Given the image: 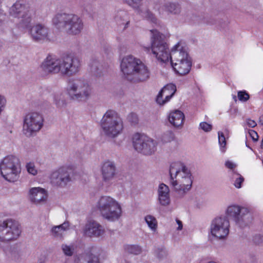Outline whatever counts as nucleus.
<instances>
[{"label": "nucleus", "mask_w": 263, "mask_h": 263, "mask_svg": "<svg viewBox=\"0 0 263 263\" xmlns=\"http://www.w3.org/2000/svg\"><path fill=\"white\" fill-rule=\"evenodd\" d=\"M141 1L142 0H130L129 5L135 8H139Z\"/></svg>", "instance_id": "nucleus-48"}, {"label": "nucleus", "mask_w": 263, "mask_h": 263, "mask_svg": "<svg viewBox=\"0 0 263 263\" xmlns=\"http://www.w3.org/2000/svg\"><path fill=\"white\" fill-rule=\"evenodd\" d=\"M54 102L57 107L60 108H64L67 105L64 96L61 93L57 94L54 96Z\"/></svg>", "instance_id": "nucleus-32"}, {"label": "nucleus", "mask_w": 263, "mask_h": 263, "mask_svg": "<svg viewBox=\"0 0 263 263\" xmlns=\"http://www.w3.org/2000/svg\"><path fill=\"white\" fill-rule=\"evenodd\" d=\"M226 215L240 227L247 226L252 220L251 214L248 208L237 205H231L228 206Z\"/></svg>", "instance_id": "nucleus-10"}, {"label": "nucleus", "mask_w": 263, "mask_h": 263, "mask_svg": "<svg viewBox=\"0 0 263 263\" xmlns=\"http://www.w3.org/2000/svg\"><path fill=\"white\" fill-rule=\"evenodd\" d=\"M46 257L43 256L41 258H40L36 263H45L46 262Z\"/></svg>", "instance_id": "nucleus-54"}, {"label": "nucleus", "mask_w": 263, "mask_h": 263, "mask_svg": "<svg viewBox=\"0 0 263 263\" xmlns=\"http://www.w3.org/2000/svg\"><path fill=\"white\" fill-rule=\"evenodd\" d=\"M170 174L171 176L170 183L175 178H181L184 177H191L190 171L180 162L172 163L170 168Z\"/></svg>", "instance_id": "nucleus-20"}, {"label": "nucleus", "mask_w": 263, "mask_h": 263, "mask_svg": "<svg viewBox=\"0 0 263 263\" xmlns=\"http://www.w3.org/2000/svg\"><path fill=\"white\" fill-rule=\"evenodd\" d=\"M139 12L141 14L143 17L146 18L147 20L151 21L152 22L157 23V20L154 15V14L148 10H145L142 11L139 10Z\"/></svg>", "instance_id": "nucleus-37"}, {"label": "nucleus", "mask_w": 263, "mask_h": 263, "mask_svg": "<svg viewBox=\"0 0 263 263\" xmlns=\"http://www.w3.org/2000/svg\"><path fill=\"white\" fill-rule=\"evenodd\" d=\"M47 196L46 190L41 187H33L29 191V199L31 202L35 204L45 203Z\"/></svg>", "instance_id": "nucleus-22"}, {"label": "nucleus", "mask_w": 263, "mask_h": 263, "mask_svg": "<svg viewBox=\"0 0 263 263\" xmlns=\"http://www.w3.org/2000/svg\"><path fill=\"white\" fill-rule=\"evenodd\" d=\"M21 233V227L18 222L12 219L0 221V242L16 239Z\"/></svg>", "instance_id": "nucleus-8"}, {"label": "nucleus", "mask_w": 263, "mask_h": 263, "mask_svg": "<svg viewBox=\"0 0 263 263\" xmlns=\"http://www.w3.org/2000/svg\"><path fill=\"white\" fill-rule=\"evenodd\" d=\"M121 69L126 78L131 82H143L149 78L150 72L147 67L140 60L132 55L122 59Z\"/></svg>", "instance_id": "nucleus-1"}, {"label": "nucleus", "mask_w": 263, "mask_h": 263, "mask_svg": "<svg viewBox=\"0 0 263 263\" xmlns=\"http://www.w3.org/2000/svg\"><path fill=\"white\" fill-rule=\"evenodd\" d=\"M184 118L183 113L178 110L170 112L168 116L169 122L174 127L178 128L182 127Z\"/></svg>", "instance_id": "nucleus-25"}, {"label": "nucleus", "mask_w": 263, "mask_h": 263, "mask_svg": "<svg viewBox=\"0 0 263 263\" xmlns=\"http://www.w3.org/2000/svg\"><path fill=\"white\" fill-rule=\"evenodd\" d=\"M218 141L221 146L224 147L226 145V138L223 133L220 132H218Z\"/></svg>", "instance_id": "nucleus-46"}, {"label": "nucleus", "mask_w": 263, "mask_h": 263, "mask_svg": "<svg viewBox=\"0 0 263 263\" xmlns=\"http://www.w3.org/2000/svg\"><path fill=\"white\" fill-rule=\"evenodd\" d=\"M259 123L263 125V115L260 117L259 119Z\"/></svg>", "instance_id": "nucleus-55"}, {"label": "nucleus", "mask_w": 263, "mask_h": 263, "mask_svg": "<svg viewBox=\"0 0 263 263\" xmlns=\"http://www.w3.org/2000/svg\"><path fill=\"white\" fill-rule=\"evenodd\" d=\"M151 46L145 48V50H151L156 58L161 62H168L171 53L164 40V35L157 30H151Z\"/></svg>", "instance_id": "nucleus-6"}, {"label": "nucleus", "mask_w": 263, "mask_h": 263, "mask_svg": "<svg viewBox=\"0 0 263 263\" xmlns=\"http://www.w3.org/2000/svg\"><path fill=\"white\" fill-rule=\"evenodd\" d=\"M157 141L144 135L136 134L133 137L134 148L144 155L153 154L157 150Z\"/></svg>", "instance_id": "nucleus-9"}, {"label": "nucleus", "mask_w": 263, "mask_h": 263, "mask_svg": "<svg viewBox=\"0 0 263 263\" xmlns=\"http://www.w3.org/2000/svg\"><path fill=\"white\" fill-rule=\"evenodd\" d=\"M230 222L226 216L214 218L211 224V233L215 237L221 239L225 238L229 233Z\"/></svg>", "instance_id": "nucleus-13"}, {"label": "nucleus", "mask_w": 263, "mask_h": 263, "mask_svg": "<svg viewBox=\"0 0 263 263\" xmlns=\"http://www.w3.org/2000/svg\"><path fill=\"white\" fill-rule=\"evenodd\" d=\"M52 22L57 28L69 34H78L83 29L82 20L72 14H58L54 17Z\"/></svg>", "instance_id": "nucleus-3"}, {"label": "nucleus", "mask_w": 263, "mask_h": 263, "mask_svg": "<svg viewBox=\"0 0 263 263\" xmlns=\"http://www.w3.org/2000/svg\"><path fill=\"white\" fill-rule=\"evenodd\" d=\"M90 70L91 73L96 77L100 76L102 73V66L99 62L93 60L89 64Z\"/></svg>", "instance_id": "nucleus-28"}, {"label": "nucleus", "mask_w": 263, "mask_h": 263, "mask_svg": "<svg viewBox=\"0 0 263 263\" xmlns=\"http://www.w3.org/2000/svg\"><path fill=\"white\" fill-rule=\"evenodd\" d=\"M176 220L177 223L178 225V227L177 228V230H181L182 229V227H183L182 222L178 219H176Z\"/></svg>", "instance_id": "nucleus-52"}, {"label": "nucleus", "mask_w": 263, "mask_h": 263, "mask_svg": "<svg viewBox=\"0 0 263 263\" xmlns=\"http://www.w3.org/2000/svg\"><path fill=\"white\" fill-rule=\"evenodd\" d=\"M80 263H100L98 257L93 254L86 255L83 259H80Z\"/></svg>", "instance_id": "nucleus-34"}, {"label": "nucleus", "mask_w": 263, "mask_h": 263, "mask_svg": "<svg viewBox=\"0 0 263 263\" xmlns=\"http://www.w3.org/2000/svg\"><path fill=\"white\" fill-rule=\"evenodd\" d=\"M248 125L250 127H254L257 125L256 122L253 120L248 119L246 120Z\"/></svg>", "instance_id": "nucleus-49"}, {"label": "nucleus", "mask_w": 263, "mask_h": 263, "mask_svg": "<svg viewBox=\"0 0 263 263\" xmlns=\"http://www.w3.org/2000/svg\"><path fill=\"white\" fill-rule=\"evenodd\" d=\"M43 116L37 112L27 114L24 119L23 131L27 137H30L39 132L43 125Z\"/></svg>", "instance_id": "nucleus-11"}, {"label": "nucleus", "mask_w": 263, "mask_h": 263, "mask_svg": "<svg viewBox=\"0 0 263 263\" xmlns=\"http://www.w3.org/2000/svg\"><path fill=\"white\" fill-rule=\"evenodd\" d=\"M254 240L255 243H259L262 241V238L260 236H257L254 238Z\"/></svg>", "instance_id": "nucleus-53"}, {"label": "nucleus", "mask_w": 263, "mask_h": 263, "mask_svg": "<svg viewBox=\"0 0 263 263\" xmlns=\"http://www.w3.org/2000/svg\"><path fill=\"white\" fill-rule=\"evenodd\" d=\"M250 135L251 136V137L252 138V139L254 141H257L258 140V136L257 133L255 131L251 130L250 132Z\"/></svg>", "instance_id": "nucleus-50"}, {"label": "nucleus", "mask_w": 263, "mask_h": 263, "mask_svg": "<svg viewBox=\"0 0 263 263\" xmlns=\"http://www.w3.org/2000/svg\"><path fill=\"white\" fill-rule=\"evenodd\" d=\"M171 184L180 197H183L191 188L192 180L190 177L179 178L171 181Z\"/></svg>", "instance_id": "nucleus-16"}, {"label": "nucleus", "mask_w": 263, "mask_h": 263, "mask_svg": "<svg viewBox=\"0 0 263 263\" xmlns=\"http://www.w3.org/2000/svg\"><path fill=\"white\" fill-rule=\"evenodd\" d=\"M238 98L241 101H247L249 99V95L246 91H240L238 92Z\"/></svg>", "instance_id": "nucleus-42"}, {"label": "nucleus", "mask_w": 263, "mask_h": 263, "mask_svg": "<svg viewBox=\"0 0 263 263\" xmlns=\"http://www.w3.org/2000/svg\"><path fill=\"white\" fill-rule=\"evenodd\" d=\"M101 174L103 180L108 182L114 178L116 174V167L113 162H104L101 167Z\"/></svg>", "instance_id": "nucleus-23"}, {"label": "nucleus", "mask_w": 263, "mask_h": 263, "mask_svg": "<svg viewBox=\"0 0 263 263\" xmlns=\"http://www.w3.org/2000/svg\"><path fill=\"white\" fill-rule=\"evenodd\" d=\"M67 92L71 100L78 101H87L93 93L91 86L83 79H73L70 80L67 85Z\"/></svg>", "instance_id": "nucleus-5"}, {"label": "nucleus", "mask_w": 263, "mask_h": 263, "mask_svg": "<svg viewBox=\"0 0 263 263\" xmlns=\"http://www.w3.org/2000/svg\"><path fill=\"white\" fill-rule=\"evenodd\" d=\"M125 250L127 252L134 255H137L141 253V249L140 247L135 245H128L125 247Z\"/></svg>", "instance_id": "nucleus-38"}, {"label": "nucleus", "mask_w": 263, "mask_h": 263, "mask_svg": "<svg viewBox=\"0 0 263 263\" xmlns=\"http://www.w3.org/2000/svg\"><path fill=\"white\" fill-rule=\"evenodd\" d=\"M225 165L227 167H228L231 170L234 169L236 166V165L235 164H234L232 162L229 161H227L226 162Z\"/></svg>", "instance_id": "nucleus-51"}, {"label": "nucleus", "mask_w": 263, "mask_h": 263, "mask_svg": "<svg viewBox=\"0 0 263 263\" xmlns=\"http://www.w3.org/2000/svg\"><path fill=\"white\" fill-rule=\"evenodd\" d=\"M200 127L205 132H209L212 129V125L205 122L200 123Z\"/></svg>", "instance_id": "nucleus-45"}, {"label": "nucleus", "mask_w": 263, "mask_h": 263, "mask_svg": "<svg viewBox=\"0 0 263 263\" xmlns=\"http://www.w3.org/2000/svg\"><path fill=\"white\" fill-rule=\"evenodd\" d=\"M61 249L64 255L67 256H72L74 252V247L72 245L62 244Z\"/></svg>", "instance_id": "nucleus-36"}, {"label": "nucleus", "mask_w": 263, "mask_h": 263, "mask_svg": "<svg viewBox=\"0 0 263 263\" xmlns=\"http://www.w3.org/2000/svg\"><path fill=\"white\" fill-rule=\"evenodd\" d=\"M40 70L44 75L49 74H62L61 57L48 55L40 66Z\"/></svg>", "instance_id": "nucleus-14"}, {"label": "nucleus", "mask_w": 263, "mask_h": 263, "mask_svg": "<svg viewBox=\"0 0 263 263\" xmlns=\"http://www.w3.org/2000/svg\"><path fill=\"white\" fill-rule=\"evenodd\" d=\"M158 200L162 206H167L171 203V198L170 196V189L167 185L164 183L159 184L158 188Z\"/></svg>", "instance_id": "nucleus-24"}, {"label": "nucleus", "mask_w": 263, "mask_h": 263, "mask_svg": "<svg viewBox=\"0 0 263 263\" xmlns=\"http://www.w3.org/2000/svg\"><path fill=\"white\" fill-rule=\"evenodd\" d=\"M71 170L68 168H60L51 174V182L55 185L64 187L71 181Z\"/></svg>", "instance_id": "nucleus-15"}, {"label": "nucleus", "mask_w": 263, "mask_h": 263, "mask_svg": "<svg viewBox=\"0 0 263 263\" xmlns=\"http://www.w3.org/2000/svg\"><path fill=\"white\" fill-rule=\"evenodd\" d=\"M20 16H22V20L20 23L24 27H27L30 24L31 21V16L30 13L28 11H25Z\"/></svg>", "instance_id": "nucleus-33"}, {"label": "nucleus", "mask_w": 263, "mask_h": 263, "mask_svg": "<svg viewBox=\"0 0 263 263\" xmlns=\"http://www.w3.org/2000/svg\"><path fill=\"white\" fill-rule=\"evenodd\" d=\"M100 126L106 136L114 138L122 133L123 122L116 111L108 109L103 116L100 121Z\"/></svg>", "instance_id": "nucleus-2"}, {"label": "nucleus", "mask_w": 263, "mask_h": 263, "mask_svg": "<svg viewBox=\"0 0 263 263\" xmlns=\"http://www.w3.org/2000/svg\"><path fill=\"white\" fill-rule=\"evenodd\" d=\"M115 20L119 25H128L129 22L127 13L122 10L117 12L115 16Z\"/></svg>", "instance_id": "nucleus-30"}, {"label": "nucleus", "mask_w": 263, "mask_h": 263, "mask_svg": "<svg viewBox=\"0 0 263 263\" xmlns=\"http://www.w3.org/2000/svg\"><path fill=\"white\" fill-rule=\"evenodd\" d=\"M25 7L19 2L15 3L11 7L10 10V14L14 17H20L21 13H24Z\"/></svg>", "instance_id": "nucleus-31"}, {"label": "nucleus", "mask_w": 263, "mask_h": 263, "mask_svg": "<svg viewBox=\"0 0 263 263\" xmlns=\"http://www.w3.org/2000/svg\"><path fill=\"white\" fill-rule=\"evenodd\" d=\"M6 102L7 101L5 98L3 96L0 95V116L5 108Z\"/></svg>", "instance_id": "nucleus-47"}, {"label": "nucleus", "mask_w": 263, "mask_h": 263, "mask_svg": "<svg viewBox=\"0 0 263 263\" xmlns=\"http://www.w3.org/2000/svg\"><path fill=\"white\" fill-rule=\"evenodd\" d=\"M128 120L133 124H136L138 123L137 115L134 113L130 114L127 117Z\"/></svg>", "instance_id": "nucleus-44"}, {"label": "nucleus", "mask_w": 263, "mask_h": 263, "mask_svg": "<svg viewBox=\"0 0 263 263\" xmlns=\"http://www.w3.org/2000/svg\"><path fill=\"white\" fill-rule=\"evenodd\" d=\"M69 226L68 222H65L59 226H54L51 230V235L57 239H63L65 232L68 229Z\"/></svg>", "instance_id": "nucleus-27"}, {"label": "nucleus", "mask_w": 263, "mask_h": 263, "mask_svg": "<svg viewBox=\"0 0 263 263\" xmlns=\"http://www.w3.org/2000/svg\"><path fill=\"white\" fill-rule=\"evenodd\" d=\"M156 256L160 259H162L166 257L167 252L164 248H157L155 251Z\"/></svg>", "instance_id": "nucleus-40"}, {"label": "nucleus", "mask_w": 263, "mask_h": 263, "mask_svg": "<svg viewBox=\"0 0 263 263\" xmlns=\"http://www.w3.org/2000/svg\"><path fill=\"white\" fill-rule=\"evenodd\" d=\"M97 206L102 217L109 221H115L122 215V210L120 204L110 196L101 197Z\"/></svg>", "instance_id": "nucleus-4"}, {"label": "nucleus", "mask_w": 263, "mask_h": 263, "mask_svg": "<svg viewBox=\"0 0 263 263\" xmlns=\"http://www.w3.org/2000/svg\"><path fill=\"white\" fill-rule=\"evenodd\" d=\"M172 66L175 71L180 75L187 74L191 68V60L183 61L178 63H173Z\"/></svg>", "instance_id": "nucleus-26"}, {"label": "nucleus", "mask_w": 263, "mask_h": 263, "mask_svg": "<svg viewBox=\"0 0 263 263\" xmlns=\"http://www.w3.org/2000/svg\"><path fill=\"white\" fill-rule=\"evenodd\" d=\"M145 220L148 227L153 230L155 231L157 228V221L153 216L147 215L145 217Z\"/></svg>", "instance_id": "nucleus-35"}, {"label": "nucleus", "mask_w": 263, "mask_h": 263, "mask_svg": "<svg viewBox=\"0 0 263 263\" xmlns=\"http://www.w3.org/2000/svg\"><path fill=\"white\" fill-rule=\"evenodd\" d=\"M176 91V86L173 84L165 85L160 91L156 101L160 105H163L168 102Z\"/></svg>", "instance_id": "nucleus-17"}, {"label": "nucleus", "mask_w": 263, "mask_h": 263, "mask_svg": "<svg viewBox=\"0 0 263 263\" xmlns=\"http://www.w3.org/2000/svg\"><path fill=\"white\" fill-rule=\"evenodd\" d=\"M175 135L171 130L165 132L162 136V140L165 143L171 142L174 140Z\"/></svg>", "instance_id": "nucleus-39"}, {"label": "nucleus", "mask_w": 263, "mask_h": 263, "mask_svg": "<svg viewBox=\"0 0 263 263\" xmlns=\"http://www.w3.org/2000/svg\"><path fill=\"white\" fill-rule=\"evenodd\" d=\"M161 8L169 13L177 14L180 13V9L179 5L172 3H166Z\"/></svg>", "instance_id": "nucleus-29"}, {"label": "nucleus", "mask_w": 263, "mask_h": 263, "mask_svg": "<svg viewBox=\"0 0 263 263\" xmlns=\"http://www.w3.org/2000/svg\"><path fill=\"white\" fill-rule=\"evenodd\" d=\"M26 168L28 172L33 175H35L37 174V171L35 169L34 164L33 163H28L26 165Z\"/></svg>", "instance_id": "nucleus-43"}, {"label": "nucleus", "mask_w": 263, "mask_h": 263, "mask_svg": "<svg viewBox=\"0 0 263 263\" xmlns=\"http://www.w3.org/2000/svg\"><path fill=\"white\" fill-rule=\"evenodd\" d=\"M235 175H236L237 177L235 178V180L234 185L236 187L239 189L241 186V183L244 181V178H243V177H242L240 175L238 174H236Z\"/></svg>", "instance_id": "nucleus-41"}, {"label": "nucleus", "mask_w": 263, "mask_h": 263, "mask_svg": "<svg viewBox=\"0 0 263 263\" xmlns=\"http://www.w3.org/2000/svg\"><path fill=\"white\" fill-rule=\"evenodd\" d=\"M62 74L71 77L77 74L81 70L82 61L73 54L61 57Z\"/></svg>", "instance_id": "nucleus-12"}, {"label": "nucleus", "mask_w": 263, "mask_h": 263, "mask_svg": "<svg viewBox=\"0 0 263 263\" xmlns=\"http://www.w3.org/2000/svg\"><path fill=\"white\" fill-rule=\"evenodd\" d=\"M171 63L191 60L184 47L178 43L172 49L170 55Z\"/></svg>", "instance_id": "nucleus-18"}, {"label": "nucleus", "mask_w": 263, "mask_h": 263, "mask_svg": "<svg viewBox=\"0 0 263 263\" xmlns=\"http://www.w3.org/2000/svg\"><path fill=\"white\" fill-rule=\"evenodd\" d=\"M84 232V234L88 237H98L104 234L105 229L99 222L90 221L85 225Z\"/></svg>", "instance_id": "nucleus-19"}, {"label": "nucleus", "mask_w": 263, "mask_h": 263, "mask_svg": "<svg viewBox=\"0 0 263 263\" xmlns=\"http://www.w3.org/2000/svg\"><path fill=\"white\" fill-rule=\"evenodd\" d=\"M30 33L34 41H44L48 39L49 29L45 26L39 24L31 28Z\"/></svg>", "instance_id": "nucleus-21"}, {"label": "nucleus", "mask_w": 263, "mask_h": 263, "mask_svg": "<svg viewBox=\"0 0 263 263\" xmlns=\"http://www.w3.org/2000/svg\"><path fill=\"white\" fill-rule=\"evenodd\" d=\"M0 170L1 175L6 180L16 181L21 170L19 159L13 155L5 157L0 163Z\"/></svg>", "instance_id": "nucleus-7"}]
</instances>
